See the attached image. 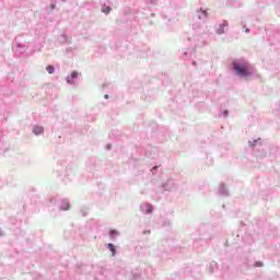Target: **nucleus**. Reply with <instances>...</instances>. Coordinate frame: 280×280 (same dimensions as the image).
<instances>
[{"instance_id":"f257e3e1","label":"nucleus","mask_w":280,"mask_h":280,"mask_svg":"<svg viewBox=\"0 0 280 280\" xmlns=\"http://www.w3.org/2000/svg\"><path fill=\"white\" fill-rule=\"evenodd\" d=\"M233 69L237 75H242L243 78L252 75V73H253V72H250V67L248 66V62H246V61L234 62Z\"/></svg>"},{"instance_id":"f03ea898","label":"nucleus","mask_w":280,"mask_h":280,"mask_svg":"<svg viewBox=\"0 0 280 280\" xmlns=\"http://www.w3.org/2000/svg\"><path fill=\"white\" fill-rule=\"evenodd\" d=\"M33 132H34V135H43L44 129H43V127L36 126V127H34Z\"/></svg>"},{"instance_id":"7ed1b4c3","label":"nucleus","mask_w":280,"mask_h":280,"mask_svg":"<svg viewBox=\"0 0 280 280\" xmlns=\"http://www.w3.org/2000/svg\"><path fill=\"white\" fill-rule=\"evenodd\" d=\"M107 246H108L112 255H115V253H116L115 245H113V243H109Z\"/></svg>"},{"instance_id":"20e7f679","label":"nucleus","mask_w":280,"mask_h":280,"mask_svg":"<svg viewBox=\"0 0 280 280\" xmlns=\"http://www.w3.org/2000/svg\"><path fill=\"white\" fill-rule=\"evenodd\" d=\"M110 7H103L102 8V12H104V14H110Z\"/></svg>"},{"instance_id":"39448f33","label":"nucleus","mask_w":280,"mask_h":280,"mask_svg":"<svg viewBox=\"0 0 280 280\" xmlns=\"http://www.w3.org/2000/svg\"><path fill=\"white\" fill-rule=\"evenodd\" d=\"M46 70H47L48 73L51 75V73H54V71H55V68H54V66H47V67H46Z\"/></svg>"},{"instance_id":"423d86ee","label":"nucleus","mask_w":280,"mask_h":280,"mask_svg":"<svg viewBox=\"0 0 280 280\" xmlns=\"http://www.w3.org/2000/svg\"><path fill=\"white\" fill-rule=\"evenodd\" d=\"M71 78H72V80H75V78H78V72H77V71H73V72L71 73Z\"/></svg>"},{"instance_id":"0eeeda50","label":"nucleus","mask_w":280,"mask_h":280,"mask_svg":"<svg viewBox=\"0 0 280 280\" xmlns=\"http://www.w3.org/2000/svg\"><path fill=\"white\" fill-rule=\"evenodd\" d=\"M147 213H152V206L151 205L147 206Z\"/></svg>"},{"instance_id":"6e6552de","label":"nucleus","mask_w":280,"mask_h":280,"mask_svg":"<svg viewBox=\"0 0 280 280\" xmlns=\"http://www.w3.org/2000/svg\"><path fill=\"white\" fill-rule=\"evenodd\" d=\"M218 34H224V30H218Z\"/></svg>"},{"instance_id":"1a4fd4ad","label":"nucleus","mask_w":280,"mask_h":280,"mask_svg":"<svg viewBox=\"0 0 280 280\" xmlns=\"http://www.w3.org/2000/svg\"><path fill=\"white\" fill-rule=\"evenodd\" d=\"M67 80H68V83H69V84H72L71 80L69 79V77L67 78Z\"/></svg>"},{"instance_id":"9d476101","label":"nucleus","mask_w":280,"mask_h":280,"mask_svg":"<svg viewBox=\"0 0 280 280\" xmlns=\"http://www.w3.org/2000/svg\"><path fill=\"white\" fill-rule=\"evenodd\" d=\"M105 100H108V94L105 95Z\"/></svg>"},{"instance_id":"9b49d317","label":"nucleus","mask_w":280,"mask_h":280,"mask_svg":"<svg viewBox=\"0 0 280 280\" xmlns=\"http://www.w3.org/2000/svg\"><path fill=\"white\" fill-rule=\"evenodd\" d=\"M256 266H261V262H257Z\"/></svg>"},{"instance_id":"f8f14e48","label":"nucleus","mask_w":280,"mask_h":280,"mask_svg":"<svg viewBox=\"0 0 280 280\" xmlns=\"http://www.w3.org/2000/svg\"><path fill=\"white\" fill-rule=\"evenodd\" d=\"M223 25H224V27H226L229 24H228V23H224Z\"/></svg>"},{"instance_id":"ddd939ff","label":"nucleus","mask_w":280,"mask_h":280,"mask_svg":"<svg viewBox=\"0 0 280 280\" xmlns=\"http://www.w3.org/2000/svg\"><path fill=\"white\" fill-rule=\"evenodd\" d=\"M225 115H229V112H224Z\"/></svg>"}]
</instances>
